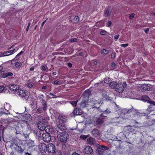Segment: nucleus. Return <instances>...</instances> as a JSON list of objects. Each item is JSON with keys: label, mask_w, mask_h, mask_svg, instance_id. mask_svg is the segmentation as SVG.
Wrapping results in <instances>:
<instances>
[{"label": "nucleus", "mask_w": 155, "mask_h": 155, "mask_svg": "<svg viewBox=\"0 0 155 155\" xmlns=\"http://www.w3.org/2000/svg\"><path fill=\"white\" fill-rule=\"evenodd\" d=\"M117 83L115 82H111L109 83V85L110 87L112 88H115Z\"/></svg>", "instance_id": "393cba45"}, {"label": "nucleus", "mask_w": 155, "mask_h": 155, "mask_svg": "<svg viewBox=\"0 0 155 155\" xmlns=\"http://www.w3.org/2000/svg\"><path fill=\"white\" fill-rule=\"evenodd\" d=\"M56 134L58 140L64 143H66L69 137V135L65 132H59Z\"/></svg>", "instance_id": "f03ea898"}, {"label": "nucleus", "mask_w": 155, "mask_h": 155, "mask_svg": "<svg viewBox=\"0 0 155 155\" xmlns=\"http://www.w3.org/2000/svg\"><path fill=\"white\" fill-rule=\"evenodd\" d=\"M24 150L23 149H22L21 148V149H20L19 150L18 152V155H21V154L22 153H23Z\"/></svg>", "instance_id": "37998d69"}, {"label": "nucleus", "mask_w": 155, "mask_h": 155, "mask_svg": "<svg viewBox=\"0 0 155 155\" xmlns=\"http://www.w3.org/2000/svg\"><path fill=\"white\" fill-rule=\"evenodd\" d=\"M80 138L84 140H85L86 139V137L85 136L81 135L80 136Z\"/></svg>", "instance_id": "bf43d9fd"}, {"label": "nucleus", "mask_w": 155, "mask_h": 155, "mask_svg": "<svg viewBox=\"0 0 155 155\" xmlns=\"http://www.w3.org/2000/svg\"><path fill=\"white\" fill-rule=\"evenodd\" d=\"M92 134L94 137H97L100 134L98 130L96 129H94L92 131Z\"/></svg>", "instance_id": "6ab92c4d"}, {"label": "nucleus", "mask_w": 155, "mask_h": 155, "mask_svg": "<svg viewBox=\"0 0 155 155\" xmlns=\"http://www.w3.org/2000/svg\"><path fill=\"white\" fill-rule=\"evenodd\" d=\"M137 111V110L134 109L132 106V108L130 109H125L123 110V111L124 113L126 112L127 113H130L131 112L139 113Z\"/></svg>", "instance_id": "2eb2a0df"}, {"label": "nucleus", "mask_w": 155, "mask_h": 155, "mask_svg": "<svg viewBox=\"0 0 155 155\" xmlns=\"http://www.w3.org/2000/svg\"><path fill=\"white\" fill-rule=\"evenodd\" d=\"M50 129V127L49 126H45V129L44 130L46 132V133H48L51 131Z\"/></svg>", "instance_id": "72a5a7b5"}, {"label": "nucleus", "mask_w": 155, "mask_h": 155, "mask_svg": "<svg viewBox=\"0 0 155 155\" xmlns=\"http://www.w3.org/2000/svg\"><path fill=\"white\" fill-rule=\"evenodd\" d=\"M16 94L22 98L25 97L26 96L25 92L23 90L20 89L19 88L18 91H17V92H16Z\"/></svg>", "instance_id": "ddd939ff"}, {"label": "nucleus", "mask_w": 155, "mask_h": 155, "mask_svg": "<svg viewBox=\"0 0 155 155\" xmlns=\"http://www.w3.org/2000/svg\"><path fill=\"white\" fill-rule=\"evenodd\" d=\"M106 117L105 116L103 115V114H101L99 117L96 120L97 123L99 124H102L104 122Z\"/></svg>", "instance_id": "1a4fd4ad"}, {"label": "nucleus", "mask_w": 155, "mask_h": 155, "mask_svg": "<svg viewBox=\"0 0 155 155\" xmlns=\"http://www.w3.org/2000/svg\"><path fill=\"white\" fill-rule=\"evenodd\" d=\"M111 66L114 68L116 66V64L115 63L113 62L111 64Z\"/></svg>", "instance_id": "4d7b16f0"}, {"label": "nucleus", "mask_w": 155, "mask_h": 155, "mask_svg": "<svg viewBox=\"0 0 155 155\" xmlns=\"http://www.w3.org/2000/svg\"><path fill=\"white\" fill-rule=\"evenodd\" d=\"M47 68L45 66H42V69L44 71H46Z\"/></svg>", "instance_id": "09e8293b"}, {"label": "nucleus", "mask_w": 155, "mask_h": 155, "mask_svg": "<svg viewBox=\"0 0 155 155\" xmlns=\"http://www.w3.org/2000/svg\"><path fill=\"white\" fill-rule=\"evenodd\" d=\"M54 84L55 85L59 84L60 83L57 80L55 81L54 82Z\"/></svg>", "instance_id": "8fccbe9b"}, {"label": "nucleus", "mask_w": 155, "mask_h": 155, "mask_svg": "<svg viewBox=\"0 0 155 155\" xmlns=\"http://www.w3.org/2000/svg\"><path fill=\"white\" fill-rule=\"evenodd\" d=\"M109 52V50L107 49H104L101 50V53L102 54H107Z\"/></svg>", "instance_id": "cd10ccee"}, {"label": "nucleus", "mask_w": 155, "mask_h": 155, "mask_svg": "<svg viewBox=\"0 0 155 155\" xmlns=\"http://www.w3.org/2000/svg\"><path fill=\"white\" fill-rule=\"evenodd\" d=\"M107 33V31L104 30H102L100 32V34L102 35H105Z\"/></svg>", "instance_id": "58836bf2"}, {"label": "nucleus", "mask_w": 155, "mask_h": 155, "mask_svg": "<svg viewBox=\"0 0 155 155\" xmlns=\"http://www.w3.org/2000/svg\"><path fill=\"white\" fill-rule=\"evenodd\" d=\"M123 84L124 85L121 83H117L115 88L116 91L117 92L120 93L124 91L125 87V85L126 86V84L125 82H124Z\"/></svg>", "instance_id": "39448f33"}, {"label": "nucleus", "mask_w": 155, "mask_h": 155, "mask_svg": "<svg viewBox=\"0 0 155 155\" xmlns=\"http://www.w3.org/2000/svg\"><path fill=\"white\" fill-rule=\"evenodd\" d=\"M71 155H80V154L77 153H76V152H74V153H73Z\"/></svg>", "instance_id": "338daca9"}, {"label": "nucleus", "mask_w": 155, "mask_h": 155, "mask_svg": "<svg viewBox=\"0 0 155 155\" xmlns=\"http://www.w3.org/2000/svg\"><path fill=\"white\" fill-rule=\"evenodd\" d=\"M15 64L16 68H18L22 65V64L21 63L15 62Z\"/></svg>", "instance_id": "f704fd0d"}, {"label": "nucleus", "mask_w": 155, "mask_h": 155, "mask_svg": "<svg viewBox=\"0 0 155 155\" xmlns=\"http://www.w3.org/2000/svg\"><path fill=\"white\" fill-rule=\"evenodd\" d=\"M30 25H31L30 22H29L28 23V25L27 26V28H26V31H28V29L29 28V27H30Z\"/></svg>", "instance_id": "5fc2aeb1"}, {"label": "nucleus", "mask_w": 155, "mask_h": 155, "mask_svg": "<svg viewBox=\"0 0 155 155\" xmlns=\"http://www.w3.org/2000/svg\"><path fill=\"white\" fill-rule=\"evenodd\" d=\"M68 67L70 68H71L72 66V64L70 63H68Z\"/></svg>", "instance_id": "e2e57ef3"}, {"label": "nucleus", "mask_w": 155, "mask_h": 155, "mask_svg": "<svg viewBox=\"0 0 155 155\" xmlns=\"http://www.w3.org/2000/svg\"><path fill=\"white\" fill-rule=\"evenodd\" d=\"M150 99V98L147 96L146 95H143L141 97V100L142 101H147V102L148 103L149 101V100Z\"/></svg>", "instance_id": "a878e982"}, {"label": "nucleus", "mask_w": 155, "mask_h": 155, "mask_svg": "<svg viewBox=\"0 0 155 155\" xmlns=\"http://www.w3.org/2000/svg\"><path fill=\"white\" fill-rule=\"evenodd\" d=\"M57 129L56 132H55V133H56L57 134L60 132V130L62 131H64L66 129V128L65 126L63 123L61 124H57Z\"/></svg>", "instance_id": "6e6552de"}, {"label": "nucleus", "mask_w": 155, "mask_h": 155, "mask_svg": "<svg viewBox=\"0 0 155 155\" xmlns=\"http://www.w3.org/2000/svg\"><path fill=\"white\" fill-rule=\"evenodd\" d=\"M78 100L75 101H70V103L71 104H72L73 106H75L77 103V102L78 101Z\"/></svg>", "instance_id": "c9c22d12"}, {"label": "nucleus", "mask_w": 155, "mask_h": 155, "mask_svg": "<svg viewBox=\"0 0 155 155\" xmlns=\"http://www.w3.org/2000/svg\"><path fill=\"white\" fill-rule=\"evenodd\" d=\"M47 151L49 153H54L55 150L54 145L52 143H49L47 146Z\"/></svg>", "instance_id": "9d476101"}, {"label": "nucleus", "mask_w": 155, "mask_h": 155, "mask_svg": "<svg viewBox=\"0 0 155 155\" xmlns=\"http://www.w3.org/2000/svg\"><path fill=\"white\" fill-rule=\"evenodd\" d=\"M111 12L108 10H106L104 12V15L106 17H108L110 15Z\"/></svg>", "instance_id": "7c9ffc66"}, {"label": "nucleus", "mask_w": 155, "mask_h": 155, "mask_svg": "<svg viewBox=\"0 0 155 155\" xmlns=\"http://www.w3.org/2000/svg\"><path fill=\"white\" fill-rule=\"evenodd\" d=\"M77 39L75 38H72L71 39V41L72 42H75L77 41Z\"/></svg>", "instance_id": "864d4df0"}, {"label": "nucleus", "mask_w": 155, "mask_h": 155, "mask_svg": "<svg viewBox=\"0 0 155 155\" xmlns=\"http://www.w3.org/2000/svg\"><path fill=\"white\" fill-rule=\"evenodd\" d=\"M45 124L41 122H39L38 124V128L41 131H44L45 129Z\"/></svg>", "instance_id": "f3484780"}, {"label": "nucleus", "mask_w": 155, "mask_h": 155, "mask_svg": "<svg viewBox=\"0 0 155 155\" xmlns=\"http://www.w3.org/2000/svg\"><path fill=\"white\" fill-rule=\"evenodd\" d=\"M58 119L59 121L58 124H61L65 122V118L62 116H59L58 117Z\"/></svg>", "instance_id": "5701e85b"}, {"label": "nucleus", "mask_w": 155, "mask_h": 155, "mask_svg": "<svg viewBox=\"0 0 155 155\" xmlns=\"http://www.w3.org/2000/svg\"><path fill=\"white\" fill-rule=\"evenodd\" d=\"M37 111L40 113H42V110L41 107L38 108L37 110Z\"/></svg>", "instance_id": "c03bdc74"}, {"label": "nucleus", "mask_w": 155, "mask_h": 155, "mask_svg": "<svg viewBox=\"0 0 155 155\" xmlns=\"http://www.w3.org/2000/svg\"><path fill=\"white\" fill-rule=\"evenodd\" d=\"M98 153L100 155H103L104 151L101 149L98 148L97 150Z\"/></svg>", "instance_id": "e433bc0d"}, {"label": "nucleus", "mask_w": 155, "mask_h": 155, "mask_svg": "<svg viewBox=\"0 0 155 155\" xmlns=\"http://www.w3.org/2000/svg\"><path fill=\"white\" fill-rule=\"evenodd\" d=\"M100 102L99 101H98L96 100L95 99H93L92 101L91 102L89 101L88 105H89V106L91 107L90 108H96V110L97 112H99L100 111L98 109L100 106Z\"/></svg>", "instance_id": "7ed1b4c3"}, {"label": "nucleus", "mask_w": 155, "mask_h": 155, "mask_svg": "<svg viewBox=\"0 0 155 155\" xmlns=\"http://www.w3.org/2000/svg\"><path fill=\"white\" fill-rule=\"evenodd\" d=\"M20 118L21 121L26 124H28V121H30L32 120V117L30 114H28L21 115L20 116Z\"/></svg>", "instance_id": "20e7f679"}, {"label": "nucleus", "mask_w": 155, "mask_h": 155, "mask_svg": "<svg viewBox=\"0 0 155 155\" xmlns=\"http://www.w3.org/2000/svg\"><path fill=\"white\" fill-rule=\"evenodd\" d=\"M91 92L89 90H86L83 93L81 96L82 98V101L81 102L80 104V108H84L85 107H88L89 106L88 105V98L89 96L91 95Z\"/></svg>", "instance_id": "f257e3e1"}, {"label": "nucleus", "mask_w": 155, "mask_h": 155, "mask_svg": "<svg viewBox=\"0 0 155 155\" xmlns=\"http://www.w3.org/2000/svg\"><path fill=\"white\" fill-rule=\"evenodd\" d=\"M111 112V111L109 109L107 108L105 110L103 111L102 113L101 114H103V115L104 114L107 115L110 113Z\"/></svg>", "instance_id": "c756f323"}, {"label": "nucleus", "mask_w": 155, "mask_h": 155, "mask_svg": "<svg viewBox=\"0 0 155 155\" xmlns=\"http://www.w3.org/2000/svg\"><path fill=\"white\" fill-rule=\"evenodd\" d=\"M109 78H105L102 82V84L106 86L108 83L109 84L110 81H109Z\"/></svg>", "instance_id": "c85d7f7f"}, {"label": "nucleus", "mask_w": 155, "mask_h": 155, "mask_svg": "<svg viewBox=\"0 0 155 155\" xmlns=\"http://www.w3.org/2000/svg\"><path fill=\"white\" fill-rule=\"evenodd\" d=\"M30 143L31 144V146H34V141L31 140L30 141Z\"/></svg>", "instance_id": "052dcab7"}, {"label": "nucleus", "mask_w": 155, "mask_h": 155, "mask_svg": "<svg viewBox=\"0 0 155 155\" xmlns=\"http://www.w3.org/2000/svg\"><path fill=\"white\" fill-rule=\"evenodd\" d=\"M119 118H121V117H120L119 116H117V117H114L113 118H112L111 120H112V121H114L115 122H117L118 123L119 122V121H116V120H117L118 119H119Z\"/></svg>", "instance_id": "2f4dec72"}, {"label": "nucleus", "mask_w": 155, "mask_h": 155, "mask_svg": "<svg viewBox=\"0 0 155 155\" xmlns=\"http://www.w3.org/2000/svg\"><path fill=\"white\" fill-rule=\"evenodd\" d=\"M83 112L80 108H76L73 112V114L75 115H81L83 114Z\"/></svg>", "instance_id": "f8f14e48"}, {"label": "nucleus", "mask_w": 155, "mask_h": 155, "mask_svg": "<svg viewBox=\"0 0 155 155\" xmlns=\"http://www.w3.org/2000/svg\"><path fill=\"white\" fill-rule=\"evenodd\" d=\"M15 49L13 50H11L9 51H8L3 53V56H8L13 54V52L15 51Z\"/></svg>", "instance_id": "412c9836"}, {"label": "nucleus", "mask_w": 155, "mask_h": 155, "mask_svg": "<svg viewBox=\"0 0 155 155\" xmlns=\"http://www.w3.org/2000/svg\"><path fill=\"white\" fill-rule=\"evenodd\" d=\"M25 155H32V154H30V153H25Z\"/></svg>", "instance_id": "774afa93"}, {"label": "nucleus", "mask_w": 155, "mask_h": 155, "mask_svg": "<svg viewBox=\"0 0 155 155\" xmlns=\"http://www.w3.org/2000/svg\"><path fill=\"white\" fill-rule=\"evenodd\" d=\"M41 103L42 104V109L44 111H46L47 109V104L46 101L42 99Z\"/></svg>", "instance_id": "4be33fe9"}, {"label": "nucleus", "mask_w": 155, "mask_h": 155, "mask_svg": "<svg viewBox=\"0 0 155 155\" xmlns=\"http://www.w3.org/2000/svg\"><path fill=\"white\" fill-rule=\"evenodd\" d=\"M4 90V87L3 86H0V93L2 92Z\"/></svg>", "instance_id": "49530a36"}, {"label": "nucleus", "mask_w": 155, "mask_h": 155, "mask_svg": "<svg viewBox=\"0 0 155 155\" xmlns=\"http://www.w3.org/2000/svg\"><path fill=\"white\" fill-rule=\"evenodd\" d=\"M33 85V84L32 83L30 82L28 83V87L29 88H31L32 87Z\"/></svg>", "instance_id": "ea45409f"}, {"label": "nucleus", "mask_w": 155, "mask_h": 155, "mask_svg": "<svg viewBox=\"0 0 155 155\" xmlns=\"http://www.w3.org/2000/svg\"><path fill=\"white\" fill-rule=\"evenodd\" d=\"M38 153V152L37 151L34 150L33 152H31L30 153L32 155H37Z\"/></svg>", "instance_id": "79ce46f5"}, {"label": "nucleus", "mask_w": 155, "mask_h": 155, "mask_svg": "<svg viewBox=\"0 0 155 155\" xmlns=\"http://www.w3.org/2000/svg\"><path fill=\"white\" fill-rule=\"evenodd\" d=\"M148 103L151 104L153 105V106L154 107H155V102L153 101H149Z\"/></svg>", "instance_id": "a18cd8bd"}, {"label": "nucleus", "mask_w": 155, "mask_h": 155, "mask_svg": "<svg viewBox=\"0 0 155 155\" xmlns=\"http://www.w3.org/2000/svg\"><path fill=\"white\" fill-rule=\"evenodd\" d=\"M4 128V127L2 125H0V130H3Z\"/></svg>", "instance_id": "0e129e2a"}, {"label": "nucleus", "mask_w": 155, "mask_h": 155, "mask_svg": "<svg viewBox=\"0 0 155 155\" xmlns=\"http://www.w3.org/2000/svg\"><path fill=\"white\" fill-rule=\"evenodd\" d=\"M141 87L145 90L151 91L152 89V86L150 84H142Z\"/></svg>", "instance_id": "4468645a"}, {"label": "nucleus", "mask_w": 155, "mask_h": 155, "mask_svg": "<svg viewBox=\"0 0 155 155\" xmlns=\"http://www.w3.org/2000/svg\"><path fill=\"white\" fill-rule=\"evenodd\" d=\"M149 31V28H147L144 31L145 32H146V33H148Z\"/></svg>", "instance_id": "69168bd1"}, {"label": "nucleus", "mask_w": 155, "mask_h": 155, "mask_svg": "<svg viewBox=\"0 0 155 155\" xmlns=\"http://www.w3.org/2000/svg\"><path fill=\"white\" fill-rule=\"evenodd\" d=\"M79 17L78 16H75L73 19V21L74 23H77L79 21Z\"/></svg>", "instance_id": "473e14b6"}, {"label": "nucleus", "mask_w": 155, "mask_h": 155, "mask_svg": "<svg viewBox=\"0 0 155 155\" xmlns=\"http://www.w3.org/2000/svg\"><path fill=\"white\" fill-rule=\"evenodd\" d=\"M134 14H131V15H130V19H133L134 18Z\"/></svg>", "instance_id": "603ef678"}, {"label": "nucleus", "mask_w": 155, "mask_h": 155, "mask_svg": "<svg viewBox=\"0 0 155 155\" xmlns=\"http://www.w3.org/2000/svg\"><path fill=\"white\" fill-rule=\"evenodd\" d=\"M154 110H155V107H154L153 105L151 104L149 105L147 109V111L149 113L150 112L154 111Z\"/></svg>", "instance_id": "aec40b11"}, {"label": "nucleus", "mask_w": 155, "mask_h": 155, "mask_svg": "<svg viewBox=\"0 0 155 155\" xmlns=\"http://www.w3.org/2000/svg\"><path fill=\"white\" fill-rule=\"evenodd\" d=\"M2 77L3 78H6L9 76H12L13 75L12 73L10 72H7L6 73H3L2 74Z\"/></svg>", "instance_id": "b1692460"}, {"label": "nucleus", "mask_w": 155, "mask_h": 155, "mask_svg": "<svg viewBox=\"0 0 155 155\" xmlns=\"http://www.w3.org/2000/svg\"><path fill=\"white\" fill-rule=\"evenodd\" d=\"M95 140L92 137L89 138L87 139V143L90 144H94L95 143Z\"/></svg>", "instance_id": "a211bd4d"}, {"label": "nucleus", "mask_w": 155, "mask_h": 155, "mask_svg": "<svg viewBox=\"0 0 155 155\" xmlns=\"http://www.w3.org/2000/svg\"><path fill=\"white\" fill-rule=\"evenodd\" d=\"M42 137L43 140L45 142H49L51 140V136L48 133L43 134Z\"/></svg>", "instance_id": "0eeeda50"}, {"label": "nucleus", "mask_w": 155, "mask_h": 155, "mask_svg": "<svg viewBox=\"0 0 155 155\" xmlns=\"http://www.w3.org/2000/svg\"><path fill=\"white\" fill-rule=\"evenodd\" d=\"M49 94L52 96V97H49L50 98H55L58 97L57 96H56L54 94L52 93H49Z\"/></svg>", "instance_id": "a19ab883"}, {"label": "nucleus", "mask_w": 155, "mask_h": 155, "mask_svg": "<svg viewBox=\"0 0 155 155\" xmlns=\"http://www.w3.org/2000/svg\"><path fill=\"white\" fill-rule=\"evenodd\" d=\"M9 88L11 90L14 91L15 93H16V92H17V91L20 88L19 85L14 84H10L9 86Z\"/></svg>", "instance_id": "9b49d317"}, {"label": "nucleus", "mask_w": 155, "mask_h": 155, "mask_svg": "<svg viewBox=\"0 0 155 155\" xmlns=\"http://www.w3.org/2000/svg\"><path fill=\"white\" fill-rule=\"evenodd\" d=\"M119 35H115L114 36V38L115 39L117 40V39L119 38Z\"/></svg>", "instance_id": "6e6d98bb"}, {"label": "nucleus", "mask_w": 155, "mask_h": 155, "mask_svg": "<svg viewBox=\"0 0 155 155\" xmlns=\"http://www.w3.org/2000/svg\"><path fill=\"white\" fill-rule=\"evenodd\" d=\"M111 24H112L111 21H108V24H107L108 27H110L111 25Z\"/></svg>", "instance_id": "680f3d73"}, {"label": "nucleus", "mask_w": 155, "mask_h": 155, "mask_svg": "<svg viewBox=\"0 0 155 155\" xmlns=\"http://www.w3.org/2000/svg\"><path fill=\"white\" fill-rule=\"evenodd\" d=\"M11 155H18V153H16V152H11Z\"/></svg>", "instance_id": "13d9d810"}, {"label": "nucleus", "mask_w": 155, "mask_h": 155, "mask_svg": "<svg viewBox=\"0 0 155 155\" xmlns=\"http://www.w3.org/2000/svg\"><path fill=\"white\" fill-rule=\"evenodd\" d=\"M21 148L20 146H16L15 147V150L17 151V153L20 150V149H21Z\"/></svg>", "instance_id": "4c0bfd02"}, {"label": "nucleus", "mask_w": 155, "mask_h": 155, "mask_svg": "<svg viewBox=\"0 0 155 155\" xmlns=\"http://www.w3.org/2000/svg\"><path fill=\"white\" fill-rule=\"evenodd\" d=\"M84 152L86 154H91L93 152V150L91 147L87 146L84 149Z\"/></svg>", "instance_id": "dca6fc26"}, {"label": "nucleus", "mask_w": 155, "mask_h": 155, "mask_svg": "<svg viewBox=\"0 0 155 155\" xmlns=\"http://www.w3.org/2000/svg\"><path fill=\"white\" fill-rule=\"evenodd\" d=\"M129 45L128 44H123L120 45V46L124 48H125L128 46Z\"/></svg>", "instance_id": "de8ad7c7"}, {"label": "nucleus", "mask_w": 155, "mask_h": 155, "mask_svg": "<svg viewBox=\"0 0 155 155\" xmlns=\"http://www.w3.org/2000/svg\"><path fill=\"white\" fill-rule=\"evenodd\" d=\"M7 121L9 123L13 121V119H12L8 118L6 119Z\"/></svg>", "instance_id": "3c124183"}, {"label": "nucleus", "mask_w": 155, "mask_h": 155, "mask_svg": "<svg viewBox=\"0 0 155 155\" xmlns=\"http://www.w3.org/2000/svg\"><path fill=\"white\" fill-rule=\"evenodd\" d=\"M47 146L44 143H41L38 145L40 151L41 153H45L47 151Z\"/></svg>", "instance_id": "423d86ee"}, {"label": "nucleus", "mask_w": 155, "mask_h": 155, "mask_svg": "<svg viewBox=\"0 0 155 155\" xmlns=\"http://www.w3.org/2000/svg\"><path fill=\"white\" fill-rule=\"evenodd\" d=\"M97 147L98 148L102 150L103 151L104 150H106L108 149V148L107 147L103 145H101L99 144H98L97 145Z\"/></svg>", "instance_id": "bb28decb"}]
</instances>
